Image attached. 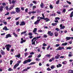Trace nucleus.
<instances>
[{
  "instance_id": "obj_1",
  "label": "nucleus",
  "mask_w": 73,
  "mask_h": 73,
  "mask_svg": "<svg viewBox=\"0 0 73 73\" xmlns=\"http://www.w3.org/2000/svg\"><path fill=\"white\" fill-rule=\"evenodd\" d=\"M5 46V47H6V49L7 51H9V50H10V48H11V46L10 44H8L6 45Z\"/></svg>"
},
{
  "instance_id": "obj_2",
  "label": "nucleus",
  "mask_w": 73,
  "mask_h": 73,
  "mask_svg": "<svg viewBox=\"0 0 73 73\" xmlns=\"http://www.w3.org/2000/svg\"><path fill=\"white\" fill-rule=\"evenodd\" d=\"M18 63H17V64H16L13 67V69H16V67H17V66H19V64H20V63H21V61H18Z\"/></svg>"
},
{
  "instance_id": "obj_3",
  "label": "nucleus",
  "mask_w": 73,
  "mask_h": 73,
  "mask_svg": "<svg viewBox=\"0 0 73 73\" xmlns=\"http://www.w3.org/2000/svg\"><path fill=\"white\" fill-rule=\"evenodd\" d=\"M62 49H64V50H65V48L63 47H61L60 46H59L58 48H57V49H56V50H62Z\"/></svg>"
},
{
  "instance_id": "obj_4",
  "label": "nucleus",
  "mask_w": 73,
  "mask_h": 73,
  "mask_svg": "<svg viewBox=\"0 0 73 73\" xmlns=\"http://www.w3.org/2000/svg\"><path fill=\"white\" fill-rule=\"evenodd\" d=\"M16 12L17 13H19L20 12V9L19 7H17L15 8Z\"/></svg>"
},
{
  "instance_id": "obj_5",
  "label": "nucleus",
  "mask_w": 73,
  "mask_h": 73,
  "mask_svg": "<svg viewBox=\"0 0 73 73\" xmlns=\"http://www.w3.org/2000/svg\"><path fill=\"white\" fill-rule=\"evenodd\" d=\"M40 20L41 19H40L37 20L34 23V24H35V25H37V24H39V22L40 21Z\"/></svg>"
},
{
  "instance_id": "obj_6",
  "label": "nucleus",
  "mask_w": 73,
  "mask_h": 73,
  "mask_svg": "<svg viewBox=\"0 0 73 73\" xmlns=\"http://www.w3.org/2000/svg\"><path fill=\"white\" fill-rule=\"evenodd\" d=\"M48 34L50 36H52L53 35V34L52 33H51V31H49L48 32Z\"/></svg>"
},
{
  "instance_id": "obj_7",
  "label": "nucleus",
  "mask_w": 73,
  "mask_h": 73,
  "mask_svg": "<svg viewBox=\"0 0 73 73\" xmlns=\"http://www.w3.org/2000/svg\"><path fill=\"white\" fill-rule=\"evenodd\" d=\"M8 37H12V35H11V34H9L6 35L5 37L6 38H8Z\"/></svg>"
},
{
  "instance_id": "obj_8",
  "label": "nucleus",
  "mask_w": 73,
  "mask_h": 73,
  "mask_svg": "<svg viewBox=\"0 0 73 73\" xmlns=\"http://www.w3.org/2000/svg\"><path fill=\"white\" fill-rule=\"evenodd\" d=\"M20 26H23L25 25V23L24 21H22L21 23L19 24Z\"/></svg>"
},
{
  "instance_id": "obj_9",
  "label": "nucleus",
  "mask_w": 73,
  "mask_h": 73,
  "mask_svg": "<svg viewBox=\"0 0 73 73\" xmlns=\"http://www.w3.org/2000/svg\"><path fill=\"white\" fill-rule=\"evenodd\" d=\"M21 40H22L21 41V44H23V43H24V42H26V40H23V38H21Z\"/></svg>"
},
{
  "instance_id": "obj_10",
  "label": "nucleus",
  "mask_w": 73,
  "mask_h": 73,
  "mask_svg": "<svg viewBox=\"0 0 73 73\" xmlns=\"http://www.w3.org/2000/svg\"><path fill=\"white\" fill-rule=\"evenodd\" d=\"M2 55H5V52L2 50H1L0 51Z\"/></svg>"
},
{
  "instance_id": "obj_11",
  "label": "nucleus",
  "mask_w": 73,
  "mask_h": 73,
  "mask_svg": "<svg viewBox=\"0 0 73 73\" xmlns=\"http://www.w3.org/2000/svg\"><path fill=\"white\" fill-rule=\"evenodd\" d=\"M9 29H7V26H5L4 27V28H3V30H5V31H8V30H9Z\"/></svg>"
},
{
  "instance_id": "obj_12",
  "label": "nucleus",
  "mask_w": 73,
  "mask_h": 73,
  "mask_svg": "<svg viewBox=\"0 0 73 73\" xmlns=\"http://www.w3.org/2000/svg\"><path fill=\"white\" fill-rule=\"evenodd\" d=\"M43 20H45L46 22H48V21H50V20L47 18H43Z\"/></svg>"
},
{
  "instance_id": "obj_13",
  "label": "nucleus",
  "mask_w": 73,
  "mask_h": 73,
  "mask_svg": "<svg viewBox=\"0 0 73 73\" xmlns=\"http://www.w3.org/2000/svg\"><path fill=\"white\" fill-rule=\"evenodd\" d=\"M15 7L14 5H13L12 6H11V7L9 8V11H11V9H13V7Z\"/></svg>"
},
{
  "instance_id": "obj_14",
  "label": "nucleus",
  "mask_w": 73,
  "mask_h": 73,
  "mask_svg": "<svg viewBox=\"0 0 73 73\" xmlns=\"http://www.w3.org/2000/svg\"><path fill=\"white\" fill-rule=\"evenodd\" d=\"M60 55L58 54L56 56H55V58L56 59H58L59 58V57H60Z\"/></svg>"
},
{
  "instance_id": "obj_15",
  "label": "nucleus",
  "mask_w": 73,
  "mask_h": 73,
  "mask_svg": "<svg viewBox=\"0 0 73 73\" xmlns=\"http://www.w3.org/2000/svg\"><path fill=\"white\" fill-rule=\"evenodd\" d=\"M15 57H18V58H19L20 57H21V55L20 54H19L18 55H17L15 56Z\"/></svg>"
},
{
  "instance_id": "obj_16",
  "label": "nucleus",
  "mask_w": 73,
  "mask_h": 73,
  "mask_svg": "<svg viewBox=\"0 0 73 73\" xmlns=\"http://www.w3.org/2000/svg\"><path fill=\"white\" fill-rule=\"evenodd\" d=\"M42 15L43 17H40V19H41L42 20H43L44 19L43 18H45V16H44V15L43 13L42 14Z\"/></svg>"
},
{
  "instance_id": "obj_17",
  "label": "nucleus",
  "mask_w": 73,
  "mask_h": 73,
  "mask_svg": "<svg viewBox=\"0 0 73 73\" xmlns=\"http://www.w3.org/2000/svg\"><path fill=\"white\" fill-rule=\"evenodd\" d=\"M44 3H42V2L40 5V7L41 8H44Z\"/></svg>"
},
{
  "instance_id": "obj_18",
  "label": "nucleus",
  "mask_w": 73,
  "mask_h": 73,
  "mask_svg": "<svg viewBox=\"0 0 73 73\" xmlns=\"http://www.w3.org/2000/svg\"><path fill=\"white\" fill-rule=\"evenodd\" d=\"M13 35H14V36H15V37H18V35H17V34H16L15 33H13Z\"/></svg>"
},
{
  "instance_id": "obj_19",
  "label": "nucleus",
  "mask_w": 73,
  "mask_h": 73,
  "mask_svg": "<svg viewBox=\"0 0 73 73\" xmlns=\"http://www.w3.org/2000/svg\"><path fill=\"white\" fill-rule=\"evenodd\" d=\"M3 11V6H0V12H2Z\"/></svg>"
},
{
  "instance_id": "obj_20",
  "label": "nucleus",
  "mask_w": 73,
  "mask_h": 73,
  "mask_svg": "<svg viewBox=\"0 0 73 73\" xmlns=\"http://www.w3.org/2000/svg\"><path fill=\"white\" fill-rule=\"evenodd\" d=\"M28 62V60H26L24 61L23 63V64H27Z\"/></svg>"
},
{
  "instance_id": "obj_21",
  "label": "nucleus",
  "mask_w": 73,
  "mask_h": 73,
  "mask_svg": "<svg viewBox=\"0 0 73 73\" xmlns=\"http://www.w3.org/2000/svg\"><path fill=\"white\" fill-rule=\"evenodd\" d=\"M26 33H27L26 31H24V32H23L21 33V35H23V34H25Z\"/></svg>"
},
{
  "instance_id": "obj_22",
  "label": "nucleus",
  "mask_w": 73,
  "mask_h": 73,
  "mask_svg": "<svg viewBox=\"0 0 73 73\" xmlns=\"http://www.w3.org/2000/svg\"><path fill=\"white\" fill-rule=\"evenodd\" d=\"M54 34L55 36H58V33L57 32H55Z\"/></svg>"
},
{
  "instance_id": "obj_23",
  "label": "nucleus",
  "mask_w": 73,
  "mask_h": 73,
  "mask_svg": "<svg viewBox=\"0 0 73 73\" xmlns=\"http://www.w3.org/2000/svg\"><path fill=\"white\" fill-rule=\"evenodd\" d=\"M37 32V28H35L33 31V33H35Z\"/></svg>"
},
{
  "instance_id": "obj_24",
  "label": "nucleus",
  "mask_w": 73,
  "mask_h": 73,
  "mask_svg": "<svg viewBox=\"0 0 73 73\" xmlns=\"http://www.w3.org/2000/svg\"><path fill=\"white\" fill-rule=\"evenodd\" d=\"M73 11L71 12L70 14V17H72L73 16Z\"/></svg>"
},
{
  "instance_id": "obj_25",
  "label": "nucleus",
  "mask_w": 73,
  "mask_h": 73,
  "mask_svg": "<svg viewBox=\"0 0 73 73\" xmlns=\"http://www.w3.org/2000/svg\"><path fill=\"white\" fill-rule=\"evenodd\" d=\"M62 66V65H61V64H58V65H57V68H59V67L60 68V67H61V66Z\"/></svg>"
},
{
  "instance_id": "obj_26",
  "label": "nucleus",
  "mask_w": 73,
  "mask_h": 73,
  "mask_svg": "<svg viewBox=\"0 0 73 73\" xmlns=\"http://www.w3.org/2000/svg\"><path fill=\"white\" fill-rule=\"evenodd\" d=\"M62 45H63V46H66L67 45H68V43L65 42V43H64L62 44Z\"/></svg>"
},
{
  "instance_id": "obj_27",
  "label": "nucleus",
  "mask_w": 73,
  "mask_h": 73,
  "mask_svg": "<svg viewBox=\"0 0 73 73\" xmlns=\"http://www.w3.org/2000/svg\"><path fill=\"white\" fill-rule=\"evenodd\" d=\"M72 49V47L70 46L67 47L66 48V50H68V49Z\"/></svg>"
},
{
  "instance_id": "obj_28",
  "label": "nucleus",
  "mask_w": 73,
  "mask_h": 73,
  "mask_svg": "<svg viewBox=\"0 0 73 73\" xmlns=\"http://www.w3.org/2000/svg\"><path fill=\"white\" fill-rule=\"evenodd\" d=\"M36 64V62H32L29 64V65H33V64Z\"/></svg>"
},
{
  "instance_id": "obj_29",
  "label": "nucleus",
  "mask_w": 73,
  "mask_h": 73,
  "mask_svg": "<svg viewBox=\"0 0 73 73\" xmlns=\"http://www.w3.org/2000/svg\"><path fill=\"white\" fill-rule=\"evenodd\" d=\"M51 25H53V26H56V25H57V23H52L51 24Z\"/></svg>"
},
{
  "instance_id": "obj_30",
  "label": "nucleus",
  "mask_w": 73,
  "mask_h": 73,
  "mask_svg": "<svg viewBox=\"0 0 73 73\" xmlns=\"http://www.w3.org/2000/svg\"><path fill=\"white\" fill-rule=\"evenodd\" d=\"M69 72H68V73H73V70H69Z\"/></svg>"
},
{
  "instance_id": "obj_31",
  "label": "nucleus",
  "mask_w": 73,
  "mask_h": 73,
  "mask_svg": "<svg viewBox=\"0 0 73 73\" xmlns=\"http://www.w3.org/2000/svg\"><path fill=\"white\" fill-rule=\"evenodd\" d=\"M46 56L47 57H50V54H47L46 55Z\"/></svg>"
},
{
  "instance_id": "obj_32",
  "label": "nucleus",
  "mask_w": 73,
  "mask_h": 73,
  "mask_svg": "<svg viewBox=\"0 0 73 73\" xmlns=\"http://www.w3.org/2000/svg\"><path fill=\"white\" fill-rule=\"evenodd\" d=\"M36 37H35L33 38V39L31 40V42H33V41H34V40H36Z\"/></svg>"
},
{
  "instance_id": "obj_33",
  "label": "nucleus",
  "mask_w": 73,
  "mask_h": 73,
  "mask_svg": "<svg viewBox=\"0 0 73 73\" xmlns=\"http://www.w3.org/2000/svg\"><path fill=\"white\" fill-rule=\"evenodd\" d=\"M60 3V0H58L56 2V4L58 5L59 4V3Z\"/></svg>"
},
{
  "instance_id": "obj_34",
  "label": "nucleus",
  "mask_w": 73,
  "mask_h": 73,
  "mask_svg": "<svg viewBox=\"0 0 73 73\" xmlns=\"http://www.w3.org/2000/svg\"><path fill=\"white\" fill-rule=\"evenodd\" d=\"M36 8V6H33V10H35V9Z\"/></svg>"
},
{
  "instance_id": "obj_35",
  "label": "nucleus",
  "mask_w": 73,
  "mask_h": 73,
  "mask_svg": "<svg viewBox=\"0 0 73 73\" xmlns=\"http://www.w3.org/2000/svg\"><path fill=\"white\" fill-rule=\"evenodd\" d=\"M8 70L9 71H13V70L11 68H9L8 69Z\"/></svg>"
},
{
  "instance_id": "obj_36",
  "label": "nucleus",
  "mask_w": 73,
  "mask_h": 73,
  "mask_svg": "<svg viewBox=\"0 0 73 73\" xmlns=\"http://www.w3.org/2000/svg\"><path fill=\"white\" fill-rule=\"evenodd\" d=\"M70 37H66V38L67 40H69L70 39Z\"/></svg>"
},
{
  "instance_id": "obj_37",
  "label": "nucleus",
  "mask_w": 73,
  "mask_h": 73,
  "mask_svg": "<svg viewBox=\"0 0 73 73\" xmlns=\"http://www.w3.org/2000/svg\"><path fill=\"white\" fill-rule=\"evenodd\" d=\"M51 69H53L54 68V65H52L50 67Z\"/></svg>"
},
{
  "instance_id": "obj_38",
  "label": "nucleus",
  "mask_w": 73,
  "mask_h": 73,
  "mask_svg": "<svg viewBox=\"0 0 73 73\" xmlns=\"http://www.w3.org/2000/svg\"><path fill=\"white\" fill-rule=\"evenodd\" d=\"M50 9H53V7L52 5H50Z\"/></svg>"
},
{
  "instance_id": "obj_39",
  "label": "nucleus",
  "mask_w": 73,
  "mask_h": 73,
  "mask_svg": "<svg viewBox=\"0 0 73 73\" xmlns=\"http://www.w3.org/2000/svg\"><path fill=\"white\" fill-rule=\"evenodd\" d=\"M62 12L63 13H65L66 12V9H64Z\"/></svg>"
},
{
  "instance_id": "obj_40",
  "label": "nucleus",
  "mask_w": 73,
  "mask_h": 73,
  "mask_svg": "<svg viewBox=\"0 0 73 73\" xmlns=\"http://www.w3.org/2000/svg\"><path fill=\"white\" fill-rule=\"evenodd\" d=\"M55 19L56 20H60V18L58 17H56L55 18Z\"/></svg>"
},
{
  "instance_id": "obj_41",
  "label": "nucleus",
  "mask_w": 73,
  "mask_h": 73,
  "mask_svg": "<svg viewBox=\"0 0 73 73\" xmlns=\"http://www.w3.org/2000/svg\"><path fill=\"white\" fill-rule=\"evenodd\" d=\"M35 60H36V61H40V59L39 58H36L35 59Z\"/></svg>"
},
{
  "instance_id": "obj_42",
  "label": "nucleus",
  "mask_w": 73,
  "mask_h": 73,
  "mask_svg": "<svg viewBox=\"0 0 73 73\" xmlns=\"http://www.w3.org/2000/svg\"><path fill=\"white\" fill-rule=\"evenodd\" d=\"M64 28H65V26H62L61 27H60V29H64Z\"/></svg>"
},
{
  "instance_id": "obj_43",
  "label": "nucleus",
  "mask_w": 73,
  "mask_h": 73,
  "mask_svg": "<svg viewBox=\"0 0 73 73\" xmlns=\"http://www.w3.org/2000/svg\"><path fill=\"white\" fill-rule=\"evenodd\" d=\"M46 69L47 70H48V71H50L52 70V69H50L49 68H48Z\"/></svg>"
},
{
  "instance_id": "obj_44",
  "label": "nucleus",
  "mask_w": 73,
  "mask_h": 73,
  "mask_svg": "<svg viewBox=\"0 0 73 73\" xmlns=\"http://www.w3.org/2000/svg\"><path fill=\"white\" fill-rule=\"evenodd\" d=\"M11 14H15L16 12L15 11H13L11 13Z\"/></svg>"
},
{
  "instance_id": "obj_45",
  "label": "nucleus",
  "mask_w": 73,
  "mask_h": 73,
  "mask_svg": "<svg viewBox=\"0 0 73 73\" xmlns=\"http://www.w3.org/2000/svg\"><path fill=\"white\" fill-rule=\"evenodd\" d=\"M28 35H29V36H32V35H33V34L32 33H29Z\"/></svg>"
},
{
  "instance_id": "obj_46",
  "label": "nucleus",
  "mask_w": 73,
  "mask_h": 73,
  "mask_svg": "<svg viewBox=\"0 0 73 73\" xmlns=\"http://www.w3.org/2000/svg\"><path fill=\"white\" fill-rule=\"evenodd\" d=\"M43 37H44L45 38H46V37H48V36L44 34L43 36Z\"/></svg>"
},
{
  "instance_id": "obj_47",
  "label": "nucleus",
  "mask_w": 73,
  "mask_h": 73,
  "mask_svg": "<svg viewBox=\"0 0 73 73\" xmlns=\"http://www.w3.org/2000/svg\"><path fill=\"white\" fill-rule=\"evenodd\" d=\"M55 15L56 14H55V13L52 14L50 15V16H55Z\"/></svg>"
},
{
  "instance_id": "obj_48",
  "label": "nucleus",
  "mask_w": 73,
  "mask_h": 73,
  "mask_svg": "<svg viewBox=\"0 0 73 73\" xmlns=\"http://www.w3.org/2000/svg\"><path fill=\"white\" fill-rule=\"evenodd\" d=\"M43 46H47V44H45V43H44L43 44V45H42Z\"/></svg>"
},
{
  "instance_id": "obj_49",
  "label": "nucleus",
  "mask_w": 73,
  "mask_h": 73,
  "mask_svg": "<svg viewBox=\"0 0 73 73\" xmlns=\"http://www.w3.org/2000/svg\"><path fill=\"white\" fill-rule=\"evenodd\" d=\"M27 60V62H30L31 61V60L30 59H29Z\"/></svg>"
},
{
  "instance_id": "obj_50",
  "label": "nucleus",
  "mask_w": 73,
  "mask_h": 73,
  "mask_svg": "<svg viewBox=\"0 0 73 73\" xmlns=\"http://www.w3.org/2000/svg\"><path fill=\"white\" fill-rule=\"evenodd\" d=\"M27 55H28V52H26L25 53V57H27Z\"/></svg>"
},
{
  "instance_id": "obj_51",
  "label": "nucleus",
  "mask_w": 73,
  "mask_h": 73,
  "mask_svg": "<svg viewBox=\"0 0 73 73\" xmlns=\"http://www.w3.org/2000/svg\"><path fill=\"white\" fill-rule=\"evenodd\" d=\"M2 4L3 6H5L6 5V4H5V3H3Z\"/></svg>"
},
{
  "instance_id": "obj_52",
  "label": "nucleus",
  "mask_w": 73,
  "mask_h": 73,
  "mask_svg": "<svg viewBox=\"0 0 73 73\" xmlns=\"http://www.w3.org/2000/svg\"><path fill=\"white\" fill-rule=\"evenodd\" d=\"M50 45H48V47L47 48V50H49V48H50Z\"/></svg>"
},
{
  "instance_id": "obj_53",
  "label": "nucleus",
  "mask_w": 73,
  "mask_h": 73,
  "mask_svg": "<svg viewBox=\"0 0 73 73\" xmlns=\"http://www.w3.org/2000/svg\"><path fill=\"white\" fill-rule=\"evenodd\" d=\"M59 46H60V44H57L55 45L56 47H58Z\"/></svg>"
},
{
  "instance_id": "obj_54",
  "label": "nucleus",
  "mask_w": 73,
  "mask_h": 73,
  "mask_svg": "<svg viewBox=\"0 0 73 73\" xmlns=\"http://www.w3.org/2000/svg\"><path fill=\"white\" fill-rule=\"evenodd\" d=\"M19 25V21H18L16 22V25Z\"/></svg>"
},
{
  "instance_id": "obj_55",
  "label": "nucleus",
  "mask_w": 73,
  "mask_h": 73,
  "mask_svg": "<svg viewBox=\"0 0 73 73\" xmlns=\"http://www.w3.org/2000/svg\"><path fill=\"white\" fill-rule=\"evenodd\" d=\"M9 15V13L7 12V13L5 15V16H7V15Z\"/></svg>"
},
{
  "instance_id": "obj_56",
  "label": "nucleus",
  "mask_w": 73,
  "mask_h": 73,
  "mask_svg": "<svg viewBox=\"0 0 73 73\" xmlns=\"http://www.w3.org/2000/svg\"><path fill=\"white\" fill-rule=\"evenodd\" d=\"M55 30L57 31H59V29L58 28H56L55 29Z\"/></svg>"
},
{
  "instance_id": "obj_57",
  "label": "nucleus",
  "mask_w": 73,
  "mask_h": 73,
  "mask_svg": "<svg viewBox=\"0 0 73 73\" xmlns=\"http://www.w3.org/2000/svg\"><path fill=\"white\" fill-rule=\"evenodd\" d=\"M10 65H12V63L13 62V61L11 60L10 62Z\"/></svg>"
},
{
  "instance_id": "obj_58",
  "label": "nucleus",
  "mask_w": 73,
  "mask_h": 73,
  "mask_svg": "<svg viewBox=\"0 0 73 73\" xmlns=\"http://www.w3.org/2000/svg\"><path fill=\"white\" fill-rule=\"evenodd\" d=\"M28 9H26L25 10V12L27 13L28 12Z\"/></svg>"
},
{
  "instance_id": "obj_59",
  "label": "nucleus",
  "mask_w": 73,
  "mask_h": 73,
  "mask_svg": "<svg viewBox=\"0 0 73 73\" xmlns=\"http://www.w3.org/2000/svg\"><path fill=\"white\" fill-rule=\"evenodd\" d=\"M6 9L7 10V11H8V9H9V8H8V6H6L5 7Z\"/></svg>"
},
{
  "instance_id": "obj_60",
  "label": "nucleus",
  "mask_w": 73,
  "mask_h": 73,
  "mask_svg": "<svg viewBox=\"0 0 73 73\" xmlns=\"http://www.w3.org/2000/svg\"><path fill=\"white\" fill-rule=\"evenodd\" d=\"M23 72H24V71H28V70L27 69V68H26L25 69H23Z\"/></svg>"
},
{
  "instance_id": "obj_61",
  "label": "nucleus",
  "mask_w": 73,
  "mask_h": 73,
  "mask_svg": "<svg viewBox=\"0 0 73 73\" xmlns=\"http://www.w3.org/2000/svg\"><path fill=\"white\" fill-rule=\"evenodd\" d=\"M33 3H34V4H36V3H37V2H36V1H33Z\"/></svg>"
},
{
  "instance_id": "obj_62",
  "label": "nucleus",
  "mask_w": 73,
  "mask_h": 73,
  "mask_svg": "<svg viewBox=\"0 0 73 73\" xmlns=\"http://www.w3.org/2000/svg\"><path fill=\"white\" fill-rule=\"evenodd\" d=\"M32 45H35V42H33L31 43Z\"/></svg>"
},
{
  "instance_id": "obj_63",
  "label": "nucleus",
  "mask_w": 73,
  "mask_h": 73,
  "mask_svg": "<svg viewBox=\"0 0 73 73\" xmlns=\"http://www.w3.org/2000/svg\"><path fill=\"white\" fill-rule=\"evenodd\" d=\"M31 12H32V13H33V14L36 13V11H33Z\"/></svg>"
},
{
  "instance_id": "obj_64",
  "label": "nucleus",
  "mask_w": 73,
  "mask_h": 73,
  "mask_svg": "<svg viewBox=\"0 0 73 73\" xmlns=\"http://www.w3.org/2000/svg\"><path fill=\"white\" fill-rule=\"evenodd\" d=\"M19 19H20V17H18L17 18H16L15 19V20H19Z\"/></svg>"
}]
</instances>
